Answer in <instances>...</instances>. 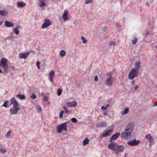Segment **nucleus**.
I'll list each match as a JSON object with an SVG mask.
<instances>
[{
	"label": "nucleus",
	"instance_id": "7",
	"mask_svg": "<svg viewBox=\"0 0 157 157\" xmlns=\"http://www.w3.org/2000/svg\"><path fill=\"white\" fill-rule=\"evenodd\" d=\"M7 60L4 58H2L0 60V65L2 68L5 72L8 69V64L7 63Z\"/></svg>",
	"mask_w": 157,
	"mask_h": 157
},
{
	"label": "nucleus",
	"instance_id": "23",
	"mask_svg": "<svg viewBox=\"0 0 157 157\" xmlns=\"http://www.w3.org/2000/svg\"><path fill=\"white\" fill-rule=\"evenodd\" d=\"M89 142V140L88 138H86L83 141V143L84 145L85 146L86 144H88Z\"/></svg>",
	"mask_w": 157,
	"mask_h": 157
},
{
	"label": "nucleus",
	"instance_id": "26",
	"mask_svg": "<svg viewBox=\"0 0 157 157\" xmlns=\"http://www.w3.org/2000/svg\"><path fill=\"white\" fill-rule=\"evenodd\" d=\"M129 109L128 108H126L124 110L122 113L123 115L127 114L129 112Z\"/></svg>",
	"mask_w": 157,
	"mask_h": 157
},
{
	"label": "nucleus",
	"instance_id": "28",
	"mask_svg": "<svg viewBox=\"0 0 157 157\" xmlns=\"http://www.w3.org/2000/svg\"><path fill=\"white\" fill-rule=\"evenodd\" d=\"M6 150L3 148H2L0 149V152L1 153L4 154L6 151Z\"/></svg>",
	"mask_w": 157,
	"mask_h": 157
},
{
	"label": "nucleus",
	"instance_id": "19",
	"mask_svg": "<svg viewBox=\"0 0 157 157\" xmlns=\"http://www.w3.org/2000/svg\"><path fill=\"white\" fill-rule=\"evenodd\" d=\"M5 25L6 26L8 27L13 26L14 25V24L13 23L7 21H6L5 22Z\"/></svg>",
	"mask_w": 157,
	"mask_h": 157
},
{
	"label": "nucleus",
	"instance_id": "24",
	"mask_svg": "<svg viewBox=\"0 0 157 157\" xmlns=\"http://www.w3.org/2000/svg\"><path fill=\"white\" fill-rule=\"evenodd\" d=\"M110 106V105L109 104H107L105 106H102L101 107V109L102 110H105L108 107H109Z\"/></svg>",
	"mask_w": 157,
	"mask_h": 157
},
{
	"label": "nucleus",
	"instance_id": "20",
	"mask_svg": "<svg viewBox=\"0 0 157 157\" xmlns=\"http://www.w3.org/2000/svg\"><path fill=\"white\" fill-rule=\"evenodd\" d=\"M39 6L40 7H44L46 5L45 3L43 0H39Z\"/></svg>",
	"mask_w": 157,
	"mask_h": 157
},
{
	"label": "nucleus",
	"instance_id": "11",
	"mask_svg": "<svg viewBox=\"0 0 157 157\" xmlns=\"http://www.w3.org/2000/svg\"><path fill=\"white\" fill-rule=\"evenodd\" d=\"M67 106L69 107H76L77 105V103L76 101H74L72 102H69L67 103Z\"/></svg>",
	"mask_w": 157,
	"mask_h": 157
},
{
	"label": "nucleus",
	"instance_id": "15",
	"mask_svg": "<svg viewBox=\"0 0 157 157\" xmlns=\"http://www.w3.org/2000/svg\"><path fill=\"white\" fill-rule=\"evenodd\" d=\"M120 135L119 133L117 132L113 135L110 139V142H112V140H115L117 139Z\"/></svg>",
	"mask_w": 157,
	"mask_h": 157
},
{
	"label": "nucleus",
	"instance_id": "14",
	"mask_svg": "<svg viewBox=\"0 0 157 157\" xmlns=\"http://www.w3.org/2000/svg\"><path fill=\"white\" fill-rule=\"evenodd\" d=\"M68 11L67 10H65L63 15V18L64 21H66L69 19V18L68 17Z\"/></svg>",
	"mask_w": 157,
	"mask_h": 157
},
{
	"label": "nucleus",
	"instance_id": "50",
	"mask_svg": "<svg viewBox=\"0 0 157 157\" xmlns=\"http://www.w3.org/2000/svg\"><path fill=\"white\" fill-rule=\"evenodd\" d=\"M20 28V26L19 25H18L17 26L16 28Z\"/></svg>",
	"mask_w": 157,
	"mask_h": 157
},
{
	"label": "nucleus",
	"instance_id": "3",
	"mask_svg": "<svg viewBox=\"0 0 157 157\" xmlns=\"http://www.w3.org/2000/svg\"><path fill=\"white\" fill-rule=\"evenodd\" d=\"M10 104L12 105L13 107L10 109V113L11 114H15L20 110L19 107V104L15 98L14 97L11 99Z\"/></svg>",
	"mask_w": 157,
	"mask_h": 157
},
{
	"label": "nucleus",
	"instance_id": "27",
	"mask_svg": "<svg viewBox=\"0 0 157 157\" xmlns=\"http://www.w3.org/2000/svg\"><path fill=\"white\" fill-rule=\"evenodd\" d=\"M138 41L137 38L136 37H134L133 39L132 40V44H135Z\"/></svg>",
	"mask_w": 157,
	"mask_h": 157
},
{
	"label": "nucleus",
	"instance_id": "29",
	"mask_svg": "<svg viewBox=\"0 0 157 157\" xmlns=\"http://www.w3.org/2000/svg\"><path fill=\"white\" fill-rule=\"evenodd\" d=\"M13 32L17 35H18L19 33V31L17 28H15L14 29Z\"/></svg>",
	"mask_w": 157,
	"mask_h": 157
},
{
	"label": "nucleus",
	"instance_id": "25",
	"mask_svg": "<svg viewBox=\"0 0 157 157\" xmlns=\"http://www.w3.org/2000/svg\"><path fill=\"white\" fill-rule=\"evenodd\" d=\"M66 55V52L64 50H61L60 52V55L62 57Z\"/></svg>",
	"mask_w": 157,
	"mask_h": 157
},
{
	"label": "nucleus",
	"instance_id": "51",
	"mask_svg": "<svg viewBox=\"0 0 157 157\" xmlns=\"http://www.w3.org/2000/svg\"><path fill=\"white\" fill-rule=\"evenodd\" d=\"M3 22L2 21H0V25H1L2 24Z\"/></svg>",
	"mask_w": 157,
	"mask_h": 157
},
{
	"label": "nucleus",
	"instance_id": "16",
	"mask_svg": "<svg viewBox=\"0 0 157 157\" xmlns=\"http://www.w3.org/2000/svg\"><path fill=\"white\" fill-rule=\"evenodd\" d=\"M97 126L99 128L105 127L107 126L106 124L104 122H101L98 123Z\"/></svg>",
	"mask_w": 157,
	"mask_h": 157
},
{
	"label": "nucleus",
	"instance_id": "30",
	"mask_svg": "<svg viewBox=\"0 0 157 157\" xmlns=\"http://www.w3.org/2000/svg\"><path fill=\"white\" fill-rule=\"evenodd\" d=\"M6 13V12L4 10H0V14H1L2 16H5Z\"/></svg>",
	"mask_w": 157,
	"mask_h": 157
},
{
	"label": "nucleus",
	"instance_id": "49",
	"mask_svg": "<svg viewBox=\"0 0 157 157\" xmlns=\"http://www.w3.org/2000/svg\"><path fill=\"white\" fill-rule=\"evenodd\" d=\"M63 109H64V110H66V109H67V108H66V107H65V106H64L63 107Z\"/></svg>",
	"mask_w": 157,
	"mask_h": 157
},
{
	"label": "nucleus",
	"instance_id": "47",
	"mask_svg": "<svg viewBox=\"0 0 157 157\" xmlns=\"http://www.w3.org/2000/svg\"><path fill=\"white\" fill-rule=\"evenodd\" d=\"M135 82V80H133L132 81V84L133 85L134 84Z\"/></svg>",
	"mask_w": 157,
	"mask_h": 157
},
{
	"label": "nucleus",
	"instance_id": "2",
	"mask_svg": "<svg viewBox=\"0 0 157 157\" xmlns=\"http://www.w3.org/2000/svg\"><path fill=\"white\" fill-rule=\"evenodd\" d=\"M108 148L115 152L116 154H118L120 152L124 151V147L123 145L118 146L116 143L111 142L109 145Z\"/></svg>",
	"mask_w": 157,
	"mask_h": 157
},
{
	"label": "nucleus",
	"instance_id": "53",
	"mask_svg": "<svg viewBox=\"0 0 157 157\" xmlns=\"http://www.w3.org/2000/svg\"><path fill=\"white\" fill-rule=\"evenodd\" d=\"M103 114H104V115H106V113H103Z\"/></svg>",
	"mask_w": 157,
	"mask_h": 157
},
{
	"label": "nucleus",
	"instance_id": "33",
	"mask_svg": "<svg viewBox=\"0 0 157 157\" xmlns=\"http://www.w3.org/2000/svg\"><path fill=\"white\" fill-rule=\"evenodd\" d=\"M81 38L82 40V43L84 44L86 43L87 42L86 39H85L83 36H82Z\"/></svg>",
	"mask_w": 157,
	"mask_h": 157
},
{
	"label": "nucleus",
	"instance_id": "1",
	"mask_svg": "<svg viewBox=\"0 0 157 157\" xmlns=\"http://www.w3.org/2000/svg\"><path fill=\"white\" fill-rule=\"evenodd\" d=\"M134 125L132 123H129L126 127L125 131L123 132L121 135L122 138L127 140L130 136L134 129Z\"/></svg>",
	"mask_w": 157,
	"mask_h": 157
},
{
	"label": "nucleus",
	"instance_id": "21",
	"mask_svg": "<svg viewBox=\"0 0 157 157\" xmlns=\"http://www.w3.org/2000/svg\"><path fill=\"white\" fill-rule=\"evenodd\" d=\"M17 5L18 7H24L26 6V4L25 3L22 2H17Z\"/></svg>",
	"mask_w": 157,
	"mask_h": 157
},
{
	"label": "nucleus",
	"instance_id": "8",
	"mask_svg": "<svg viewBox=\"0 0 157 157\" xmlns=\"http://www.w3.org/2000/svg\"><path fill=\"white\" fill-rule=\"evenodd\" d=\"M113 131V129H112L110 130H108L104 131L101 134L100 138H102L103 137H106L109 136L111 134Z\"/></svg>",
	"mask_w": 157,
	"mask_h": 157
},
{
	"label": "nucleus",
	"instance_id": "40",
	"mask_svg": "<svg viewBox=\"0 0 157 157\" xmlns=\"http://www.w3.org/2000/svg\"><path fill=\"white\" fill-rule=\"evenodd\" d=\"M93 0H87L86 2L85 3L86 4H88L90 3H91L92 2Z\"/></svg>",
	"mask_w": 157,
	"mask_h": 157
},
{
	"label": "nucleus",
	"instance_id": "48",
	"mask_svg": "<svg viewBox=\"0 0 157 157\" xmlns=\"http://www.w3.org/2000/svg\"><path fill=\"white\" fill-rule=\"evenodd\" d=\"M65 112L67 113H68V111L67 109H66V110H65Z\"/></svg>",
	"mask_w": 157,
	"mask_h": 157
},
{
	"label": "nucleus",
	"instance_id": "31",
	"mask_svg": "<svg viewBox=\"0 0 157 157\" xmlns=\"http://www.w3.org/2000/svg\"><path fill=\"white\" fill-rule=\"evenodd\" d=\"M36 109L38 112L40 113L41 112L42 109L39 106H37L36 107Z\"/></svg>",
	"mask_w": 157,
	"mask_h": 157
},
{
	"label": "nucleus",
	"instance_id": "38",
	"mask_svg": "<svg viewBox=\"0 0 157 157\" xmlns=\"http://www.w3.org/2000/svg\"><path fill=\"white\" fill-rule=\"evenodd\" d=\"M40 63L39 61H37L36 62V66L39 69H40Z\"/></svg>",
	"mask_w": 157,
	"mask_h": 157
},
{
	"label": "nucleus",
	"instance_id": "4",
	"mask_svg": "<svg viewBox=\"0 0 157 157\" xmlns=\"http://www.w3.org/2000/svg\"><path fill=\"white\" fill-rule=\"evenodd\" d=\"M139 71L134 68H132L128 74V78L131 80L137 77L138 76Z\"/></svg>",
	"mask_w": 157,
	"mask_h": 157
},
{
	"label": "nucleus",
	"instance_id": "42",
	"mask_svg": "<svg viewBox=\"0 0 157 157\" xmlns=\"http://www.w3.org/2000/svg\"><path fill=\"white\" fill-rule=\"evenodd\" d=\"M43 100L44 101H48V98L46 96H44Z\"/></svg>",
	"mask_w": 157,
	"mask_h": 157
},
{
	"label": "nucleus",
	"instance_id": "43",
	"mask_svg": "<svg viewBox=\"0 0 157 157\" xmlns=\"http://www.w3.org/2000/svg\"><path fill=\"white\" fill-rule=\"evenodd\" d=\"M94 80L95 81H97L98 80V78L97 75H96L94 78Z\"/></svg>",
	"mask_w": 157,
	"mask_h": 157
},
{
	"label": "nucleus",
	"instance_id": "35",
	"mask_svg": "<svg viewBox=\"0 0 157 157\" xmlns=\"http://www.w3.org/2000/svg\"><path fill=\"white\" fill-rule=\"evenodd\" d=\"M8 101H5L4 103L3 104V106H4L5 107H7V103H8Z\"/></svg>",
	"mask_w": 157,
	"mask_h": 157
},
{
	"label": "nucleus",
	"instance_id": "32",
	"mask_svg": "<svg viewBox=\"0 0 157 157\" xmlns=\"http://www.w3.org/2000/svg\"><path fill=\"white\" fill-rule=\"evenodd\" d=\"M36 96L35 95L34 93H33L31 96V98L33 99H36Z\"/></svg>",
	"mask_w": 157,
	"mask_h": 157
},
{
	"label": "nucleus",
	"instance_id": "37",
	"mask_svg": "<svg viewBox=\"0 0 157 157\" xmlns=\"http://www.w3.org/2000/svg\"><path fill=\"white\" fill-rule=\"evenodd\" d=\"M11 134V131H9L6 133V137H9L10 135Z\"/></svg>",
	"mask_w": 157,
	"mask_h": 157
},
{
	"label": "nucleus",
	"instance_id": "36",
	"mask_svg": "<svg viewBox=\"0 0 157 157\" xmlns=\"http://www.w3.org/2000/svg\"><path fill=\"white\" fill-rule=\"evenodd\" d=\"M71 121L74 123H76L77 122V121L76 118H73L71 119Z\"/></svg>",
	"mask_w": 157,
	"mask_h": 157
},
{
	"label": "nucleus",
	"instance_id": "45",
	"mask_svg": "<svg viewBox=\"0 0 157 157\" xmlns=\"http://www.w3.org/2000/svg\"><path fill=\"white\" fill-rule=\"evenodd\" d=\"M138 86H136L135 88V90H136L138 89Z\"/></svg>",
	"mask_w": 157,
	"mask_h": 157
},
{
	"label": "nucleus",
	"instance_id": "44",
	"mask_svg": "<svg viewBox=\"0 0 157 157\" xmlns=\"http://www.w3.org/2000/svg\"><path fill=\"white\" fill-rule=\"evenodd\" d=\"M157 105V101H155L153 105L152 106L154 107Z\"/></svg>",
	"mask_w": 157,
	"mask_h": 157
},
{
	"label": "nucleus",
	"instance_id": "17",
	"mask_svg": "<svg viewBox=\"0 0 157 157\" xmlns=\"http://www.w3.org/2000/svg\"><path fill=\"white\" fill-rule=\"evenodd\" d=\"M135 67L133 68L135 69L136 70L139 71V70L140 68V61H139L136 62V63H135Z\"/></svg>",
	"mask_w": 157,
	"mask_h": 157
},
{
	"label": "nucleus",
	"instance_id": "6",
	"mask_svg": "<svg viewBox=\"0 0 157 157\" xmlns=\"http://www.w3.org/2000/svg\"><path fill=\"white\" fill-rule=\"evenodd\" d=\"M67 123L68 122L64 123L57 126V132L59 133H60L63 130L65 131H67Z\"/></svg>",
	"mask_w": 157,
	"mask_h": 157
},
{
	"label": "nucleus",
	"instance_id": "12",
	"mask_svg": "<svg viewBox=\"0 0 157 157\" xmlns=\"http://www.w3.org/2000/svg\"><path fill=\"white\" fill-rule=\"evenodd\" d=\"M30 52H29L24 53H21L19 55V57L21 59H26L28 56L30 54Z\"/></svg>",
	"mask_w": 157,
	"mask_h": 157
},
{
	"label": "nucleus",
	"instance_id": "39",
	"mask_svg": "<svg viewBox=\"0 0 157 157\" xmlns=\"http://www.w3.org/2000/svg\"><path fill=\"white\" fill-rule=\"evenodd\" d=\"M62 90L61 89H60L58 90V95L60 96L62 94Z\"/></svg>",
	"mask_w": 157,
	"mask_h": 157
},
{
	"label": "nucleus",
	"instance_id": "22",
	"mask_svg": "<svg viewBox=\"0 0 157 157\" xmlns=\"http://www.w3.org/2000/svg\"><path fill=\"white\" fill-rule=\"evenodd\" d=\"M16 97L21 100H24L25 99V96L22 94H17L16 95Z\"/></svg>",
	"mask_w": 157,
	"mask_h": 157
},
{
	"label": "nucleus",
	"instance_id": "34",
	"mask_svg": "<svg viewBox=\"0 0 157 157\" xmlns=\"http://www.w3.org/2000/svg\"><path fill=\"white\" fill-rule=\"evenodd\" d=\"M64 113V111L63 110H62L60 113L59 117L60 118H62L63 117V114Z\"/></svg>",
	"mask_w": 157,
	"mask_h": 157
},
{
	"label": "nucleus",
	"instance_id": "18",
	"mask_svg": "<svg viewBox=\"0 0 157 157\" xmlns=\"http://www.w3.org/2000/svg\"><path fill=\"white\" fill-rule=\"evenodd\" d=\"M145 138L149 140V142L151 143L153 140L154 138L150 134H148L146 136Z\"/></svg>",
	"mask_w": 157,
	"mask_h": 157
},
{
	"label": "nucleus",
	"instance_id": "13",
	"mask_svg": "<svg viewBox=\"0 0 157 157\" xmlns=\"http://www.w3.org/2000/svg\"><path fill=\"white\" fill-rule=\"evenodd\" d=\"M55 73L53 71H51L49 74V79L52 83L53 82V78L54 77Z\"/></svg>",
	"mask_w": 157,
	"mask_h": 157
},
{
	"label": "nucleus",
	"instance_id": "54",
	"mask_svg": "<svg viewBox=\"0 0 157 157\" xmlns=\"http://www.w3.org/2000/svg\"><path fill=\"white\" fill-rule=\"evenodd\" d=\"M156 88H157V86H156Z\"/></svg>",
	"mask_w": 157,
	"mask_h": 157
},
{
	"label": "nucleus",
	"instance_id": "9",
	"mask_svg": "<svg viewBox=\"0 0 157 157\" xmlns=\"http://www.w3.org/2000/svg\"><path fill=\"white\" fill-rule=\"evenodd\" d=\"M51 24V21L49 19H45L44 22L42 26V29H44L47 28Z\"/></svg>",
	"mask_w": 157,
	"mask_h": 157
},
{
	"label": "nucleus",
	"instance_id": "10",
	"mask_svg": "<svg viewBox=\"0 0 157 157\" xmlns=\"http://www.w3.org/2000/svg\"><path fill=\"white\" fill-rule=\"evenodd\" d=\"M140 143L139 140H136L135 139L128 141L127 144L131 146H136L138 145Z\"/></svg>",
	"mask_w": 157,
	"mask_h": 157
},
{
	"label": "nucleus",
	"instance_id": "46",
	"mask_svg": "<svg viewBox=\"0 0 157 157\" xmlns=\"http://www.w3.org/2000/svg\"><path fill=\"white\" fill-rule=\"evenodd\" d=\"M155 48L157 49V42H155Z\"/></svg>",
	"mask_w": 157,
	"mask_h": 157
},
{
	"label": "nucleus",
	"instance_id": "41",
	"mask_svg": "<svg viewBox=\"0 0 157 157\" xmlns=\"http://www.w3.org/2000/svg\"><path fill=\"white\" fill-rule=\"evenodd\" d=\"M110 45L111 46H115L116 45V43L114 41L111 42L109 43Z\"/></svg>",
	"mask_w": 157,
	"mask_h": 157
},
{
	"label": "nucleus",
	"instance_id": "5",
	"mask_svg": "<svg viewBox=\"0 0 157 157\" xmlns=\"http://www.w3.org/2000/svg\"><path fill=\"white\" fill-rule=\"evenodd\" d=\"M113 78L111 74L110 73L107 74L105 81L106 84L109 86H111L113 85Z\"/></svg>",
	"mask_w": 157,
	"mask_h": 157
},
{
	"label": "nucleus",
	"instance_id": "52",
	"mask_svg": "<svg viewBox=\"0 0 157 157\" xmlns=\"http://www.w3.org/2000/svg\"><path fill=\"white\" fill-rule=\"evenodd\" d=\"M2 73V71L1 69H0V73Z\"/></svg>",
	"mask_w": 157,
	"mask_h": 157
}]
</instances>
